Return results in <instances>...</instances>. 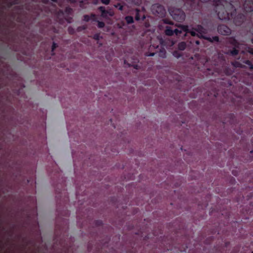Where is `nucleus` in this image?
<instances>
[{"instance_id": "obj_1", "label": "nucleus", "mask_w": 253, "mask_h": 253, "mask_svg": "<svg viewBox=\"0 0 253 253\" xmlns=\"http://www.w3.org/2000/svg\"><path fill=\"white\" fill-rule=\"evenodd\" d=\"M215 10L219 19L232 20L236 26H240L245 19L243 14L236 15V9L232 2H228L225 0H218L215 2Z\"/></svg>"}, {"instance_id": "obj_2", "label": "nucleus", "mask_w": 253, "mask_h": 253, "mask_svg": "<svg viewBox=\"0 0 253 253\" xmlns=\"http://www.w3.org/2000/svg\"><path fill=\"white\" fill-rule=\"evenodd\" d=\"M169 11L175 21L179 22L184 21L186 15L184 12L181 9L170 7L169 8Z\"/></svg>"}, {"instance_id": "obj_3", "label": "nucleus", "mask_w": 253, "mask_h": 253, "mask_svg": "<svg viewBox=\"0 0 253 253\" xmlns=\"http://www.w3.org/2000/svg\"><path fill=\"white\" fill-rule=\"evenodd\" d=\"M238 3L233 4L236 6L242 7L247 12L253 11V0H239Z\"/></svg>"}, {"instance_id": "obj_4", "label": "nucleus", "mask_w": 253, "mask_h": 253, "mask_svg": "<svg viewBox=\"0 0 253 253\" xmlns=\"http://www.w3.org/2000/svg\"><path fill=\"white\" fill-rule=\"evenodd\" d=\"M151 9L154 14H157L161 16H163L166 14L165 7L159 3H155L152 5Z\"/></svg>"}, {"instance_id": "obj_5", "label": "nucleus", "mask_w": 253, "mask_h": 253, "mask_svg": "<svg viewBox=\"0 0 253 253\" xmlns=\"http://www.w3.org/2000/svg\"><path fill=\"white\" fill-rule=\"evenodd\" d=\"M194 30L196 31L197 33V37L201 39H204L206 36L205 34H207V30L202 25H197Z\"/></svg>"}, {"instance_id": "obj_6", "label": "nucleus", "mask_w": 253, "mask_h": 253, "mask_svg": "<svg viewBox=\"0 0 253 253\" xmlns=\"http://www.w3.org/2000/svg\"><path fill=\"white\" fill-rule=\"evenodd\" d=\"M217 31L219 34L222 35H229L231 32L230 29L225 25H218Z\"/></svg>"}, {"instance_id": "obj_7", "label": "nucleus", "mask_w": 253, "mask_h": 253, "mask_svg": "<svg viewBox=\"0 0 253 253\" xmlns=\"http://www.w3.org/2000/svg\"><path fill=\"white\" fill-rule=\"evenodd\" d=\"M178 29H175L173 31L174 34L177 36H180L182 32H186L188 31V26L187 25H179L178 26Z\"/></svg>"}, {"instance_id": "obj_8", "label": "nucleus", "mask_w": 253, "mask_h": 253, "mask_svg": "<svg viewBox=\"0 0 253 253\" xmlns=\"http://www.w3.org/2000/svg\"><path fill=\"white\" fill-rule=\"evenodd\" d=\"M184 5L189 10L193 9L195 8V7L196 6V3L195 2V0H187L184 2Z\"/></svg>"}, {"instance_id": "obj_9", "label": "nucleus", "mask_w": 253, "mask_h": 253, "mask_svg": "<svg viewBox=\"0 0 253 253\" xmlns=\"http://www.w3.org/2000/svg\"><path fill=\"white\" fill-rule=\"evenodd\" d=\"M204 39L211 42H218L219 41V38L218 36H216L212 37L206 36Z\"/></svg>"}, {"instance_id": "obj_10", "label": "nucleus", "mask_w": 253, "mask_h": 253, "mask_svg": "<svg viewBox=\"0 0 253 253\" xmlns=\"http://www.w3.org/2000/svg\"><path fill=\"white\" fill-rule=\"evenodd\" d=\"M95 15L94 14H91L90 16L88 15H84V16L83 20L85 22H88L91 19L95 18Z\"/></svg>"}, {"instance_id": "obj_11", "label": "nucleus", "mask_w": 253, "mask_h": 253, "mask_svg": "<svg viewBox=\"0 0 253 253\" xmlns=\"http://www.w3.org/2000/svg\"><path fill=\"white\" fill-rule=\"evenodd\" d=\"M125 19L127 24H130L134 22V19L131 16H126L125 17Z\"/></svg>"}, {"instance_id": "obj_12", "label": "nucleus", "mask_w": 253, "mask_h": 253, "mask_svg": "<svg viewBox=\"0 0 253 253\" xmlns=\"http://www.w3.org/2000/svg\"><path fill=\"white\" fill-rule=\"evenodd\" d=\"M174 30H172L170 27L167 26L165 30V33L168 36H172L174 34Z\"/></svg>"}, {"instance_id": "obj_13", "label": "nucleus", "mask_w": 253, "mask_h": 253, "mask_svg": "<svg viewBox=\"0 0 253 253\" xmlns=\"http://www.w3.org/2000/svg\"><path fill=\"white\" fill-rule=\"evenodd\" d=\"M186 46V43L184 42H180L178 44V48L180 50H184Z\"/></svg>"}, {"instance_id": "obj_14", "label": "nucleus", "mask_w": 253, "mask_h": 253, "mask_svg": "<svg viewBox=\"0 0 253 253\" xmlns=\"http://www.w3.org/2000/svg\"><path fill=\"white\" fill-rule=\"evenodd\" d=\"M98 9L101 12V16L105 17L106 16V12H107V10H105L104 7L100 6L98 8Z\"/></svg>"}, {"instance_id": "obj_15", "label": "nucleus", "mask_w": 253, "mask_h": 253, "mask_svg": "<svg viewBox=\"0 0 253 253\" xmlns=\"http://www.w3.org/2000/svg\"><path fill=\"white\" fill-rule=\"evenodd\" d=\"M129 3L139 5L141 2V0H126Z\"/></svg>"}, {"instance_id": "obj_16", "label": "nucleus", "mask_w": 253, "mask_h": 253, "mask_svg": "<svg viewBox=\"0 0 253 253\" xmlns=\"http://www.w3.org/2000/svg\"><path fill=\"white\" fill-rule=\"evenodd\" d=\"M196 31H195L194 30V28L192 29V30H189L188 29V31H186V33H189L191 34V35L192 36H193V37H195V36H197V33H196Z\"/></svg>"}, {"instance_id": "obj_17", "label": "nucleus", "mask_w": 253, "mask_h": 253, "mask_svg": "<svg viewBox=\"0 0 253 253\" xmlns=\"http://www.w3.org/2000/svg\"><path fill=\"white\" fill-rule=\"evenodd\" d=\"M244 63H245L246 64H247L249 66V68H250V69L252 70L253 69V65L252 63L251 62V61H250V60H245L244 62Z\"/></svg>"}, {"instance_id": "obj_18", "label": "nucleus", "mask_w": 253, "mask_h": 253, "mask_svg": "<svg viewBox=\"0 0 253 253\" xmlns=\"http://www.w3.org/2000/svg\"><path fill=\"white\" fill-rule=\"evenodd\" d=\"M232 64L235 67H243L242 64L238 61L233 62Z\"/></svg>"}, {"instance_id": "obj_19", "label": "nucleus", "mask_w": 253, "mask_h": 253, "mask_svg": "<svg viewBox=\"0 0 253 253\" xmlns=\"http://www.w3.org/2000/svg\"><path fill=\"white\" fill-rule=\"evenodd\" d=\"M135 11H136V14H135V19L136 21H139L140 19V17L139 15L140 10L138 9H136Z\"/></svg>"}, {"instance_id": "obj_20", "label": "nucleus", "mask_w": 253, "mask_h": 253, "mask_svg": "<svg viewBox=\"0 0 253 253\" xmlns=\"http://www.w3.org/2000/svg\"><path fill=\"white\" fill-rule=\"evenodd\" d=\"M114 15V12L112 10H107L106 12V16L105 17H106L108 16H113Z\"/></svg>"}, {"instance_id": "obj_21", "label": "nucleus", "mask_w": 253, "mask_h": 253, "mask_svg": "<svg viewBox=\"0 0 253 253\" xmlns=\"http://www.w3.org/2000/svg\"><path fill=\"white\" fill-rule=\"evenodd\" d=\"M114 6L116 7V8H118V9L119 10H123V5H122V4H121V3H117L116 4H115L114 5Z\"/></svg>"}, {"instance_id": "obj_22", "label": "nucleus", "mask_w": 253, "mask_h": 253, "mask_svg": "<svg viewBox=\"0 0 253 253\" xmlns=\"http://www.w3.org/2000/svg\"><path fill=\"white\" fill-rule=\"evenodd\" d=\"M238 52V50L236 49V48H234L233 50L230 51V54L233 56L237 55Z\"/></svg>"}, {"instance_id": "obj_23", "label": "nucleus", "mask_w": 253, "mask_h": 253, "mask_svg": "<svg viewBox=\"0 0 253 253\" xmlns=\"http://www.w3.org/2000/svg\"><path fill=\"white\" fill-rule=\"evenodd\" d=\"M97 26L99 28H102L105 26V23L102 21H98Z\"/></svg>"}, {"instance_id": "obj_24", "label": "nucleus", "mask_w": 253, "mask_h": 253, "mask_svg": "<svg viewBox=\"0 0 253 253\" xmlns=\"http://www.w3.org/2000/svg\"><path fill=\"white\" fill-rule=\"evenodd\" d=\"M166 52L165 50L161 51V52L159 53V56L163 58H165L166 57Z\"/></svg>"}, {"instance_id": "obj_25", "label": "nucleus", "mask_w": 253, "mask_h": 253, "mask_svg": "<svg viewBox=\"0 0 253 253\" xmlns=\"http://www.w3.org/2000/svg\"><path fill=\"white\" fill-rule=\"evenodd\" d=\"M93 38L95 40H99L100 38V34H95L93 35Z\"/></svg>"}, {"instance_id": "obj_26", "label": "nucleus", "mask_w": 253, "mask_h": 253, "mask_svg": "<svg viewBox=\"0 0 253 253\" xmlns=\"http://www.w3.org/2000/svg\"><path fill=\"white\" fill-rule=\"evenodd\" d=\"M173 55L176 58H179L181 56V55L177 51L173 52Z\"/></svg>"}, {"instance_id": "obj_27", "label": "nucleus", "mask_w": 253, "mask_h": 253, "mask_svg": "<svg viewBox=\"0 0 253 253\" xmlns=\"http://www.w3.org/2000/svg\"><path fill=\"white\" fill-rule=\"evenodd\" d=\"M86 29V27L85 26H80L78 27L77 31L80 32L82 30H85Z\"/></svg>"}, {"instance_id": "obj_28", "label": "nucleus", "mask_w": 253, "mask_h": 253, "mask_svg": "<svg viewBox=\"0 0 253 253\" xmlns=\"http://www.w3.org/2000/svg\"><path fill=\"white\" fill-rule=\"evenodd\" d=\"M164 23L165 24H172V22L171 21H170L169 20L165 19L163 20Z\"/></svg>"}, {"instance_id": "obj_29", "label": "nucleus", "mask_w": 253, "mask_h": 253, "mask_svg": "<svg viewBox=\"0 0 253 253\" xmlns=\"http://www.w3.org/2000/svg\"><path fill=\"white\" fill-rule=\"evenodd\" d=\"M101 1L102 3L107 5L109 4L110 0H101Z\"/></svg>"}, {"instance_id": "obj_30", "label": "nucleus", "mask_w": 253, "mask_h": 253, "mask_svg": "<svg viewBox=\"0 0 253 253\" xmlns=\"http://www.w3.org/2000/svg\"><path fill=\"white\" fill-rule=\"evenodd\" d=\"M57 46V45L56 43L54 42H53L52 45V51H53L54 49Z\"/></svg>"}, {"instance_id": "obj_31", "label": "nucleus", "mask_w": 253, "mask_h": 253, "mask_svg": "<svg viewBox=\"0 0 253 253\" xmlns=\"http://www.w3.org/2000/svg\"><path fill=\"white\" fill-rule=\"evenodd\" d=\"M72 10V9L70 7H67L65 9L66 12L69 13Z\"/></svg>"}, {"instance_id": "obj_32", "label": "nucleus", "mask_w": 253, "mask_h": 253, "mask_svg": "<svg viewBox=\"0 0 253 253\" xmlns=\"http://www.w3.org/2000/svg\"><path fill=\"white\" fill-rule=\"evenodd\" d=\"M67 1L71 3H75L77 1V0H67Z\"/></svg>"}, {"instance_id": "obj_33", "label": "nucleus", "mask_w": 253, "mask_h": 253, "mask_svg": "<svg viewBox=\"0 0 253 253\" xmlns=\"http://www.w3.org/2000/svg\"><path fill=\"white\" fill-rule=\"evenodd\" d=\"M248 51L251 54H253V48H251V47L249 48Z\"/></svg>"}, {"instance_id": "obj_34", "label": "nucleus", "mask_w": 253, "mask_h": 253, "mask_svg": "<svg viewBox=\"0 0 253 253\" xmlns=\"http://www.w3.org/2000/svg\"><path fill=\"white\" fill-rule=\"evenodd\" d=\"M69 32L71 34L73 33V29L72 28H71L70 27L68 29Z\"/></svg>"}, {"instance_id": "obj_35", "label": "nucleus", "mask_w": 253, "mask_h": 253, "mask_svg": "<svg viewBox=\"0 0 253 253\" xmlns=\"http://www.w3.org/2000/svg\"><path fill=\"white\" fill-rule=\"evenodd\" d=\"M83 0H81V1H80V6L82 8H83Z\"/></svg>"}, {"instance_id": "obj_36", "label": "nucleus", "mask_w": 253, "mask_h": 253, "mask_svg": "<svg viewBox=\"0 0 253 253\" xmlns=\"http://www.w3.org/2000/svg\"><path fill=\"white\" fill-rule=\"evenodd\" d=\"M210 0H199V1H200L202 2H208V1H210Z\"/></svg>"}, {"instance_id": "obj_37", "label": "nucleus", "mask_w": 253, "mask_h": 253, "mask_svg": "<svg viewBox=\"0 0 253 253\" xmlns=\"http://www.w3.org/2000/svg\"><path fill=\"white\" fill-rule=\"evenodd\" d=\"M155 55V53H150L149 54L147 55L148 56H153Z\"/></svg>"}, {"instance_id": "obj_38", "label": "nucleus", "mask_w": 253, "mask_h": 253, "mask_svg": "<svg viewBox=\"0 0 253 253\" xmlns=\"http://www.w3.org/2000/svg\"><path fill=\"white\" fill-rule=\"evenodd\" d=\"M17 0H14V1L12 2L11 5L12 4H16Z\"/></svg>"}, {"instance_id": "obj_39", "label": "nucleus", "mask_w": 253, "mask_h": 253, "mask_svg": "<svg viewBox=\"0 0 253 253\" xmlns=\"http://www.w3.org/2000/svg\"><path fill=\"white\" fill-rule=\"evenodd\" d=\"M96 224L98 225H100L102 224V222L101 221H97Z\"/></svg>"}, {"instance_id": "obj_40", "label": "nucleus", "mask_w": 253, "mask_h": 253, "mask_svg": "<svg viewBox=\"0 0 253 253\" xmlns=\"http://www.w3.org/2000/svg\"><path fill=\"white\" fill-rule=\"evenodd\" d=\"M200 42L199 41H195V43L197 45H199L200 44Z\"/></svg>"}, {"instance_id": "obj_41", "label": "nucleus", "mask_w": 253, "mask_h": 253, "mask_svg": "<svg viewBox=\"0 0 253 253\" xmlns=\"http://www.w3.org/2000/svg\"><path fill=\"white\" fill-rule=\"evenodd\" d=\"M133 66L135 69H137V67H138L137 65H133Z\"/></svg>"}, {"instance_id": "obj_42", "label": "nucleus", "mask_w": 253, "mask_h": 253, "mask_svg": "<svg viewBox=\"0 0 253 253\" xmlns=\"http://www.w3.org/2000/svg\"><path fill=\"white\" fill-rule=\"evenodd\" d=\"M47 0H43V2L44 3H46V2H47Z\"/></svg>"}, {"instance_id": "obj_43", "label": "nucleus", "mask_w": 253, "mask_h": 253, "mask_svg": "<svg viewBox=\"0 0 253 253\" xmlns=\"http://www.w3.org/2000/svg\"><path fill=\"white\" fill-rule=\"evenodd\" d=\"M145 16H143V18H142V20H144L145 19Z\"/></svg>"}, {"instance_id": "obj_44", "label": "nucleus", "mask_w": 253, "mask_h": 253, "mask_svg": "<svg viewBox=\"0 0 253 253\" xmlns=\"http://www.w3.org/2000/svg\"><path fill=\"white\" fill-rule=\"evenodd\" d=\"M252 43H253V38L252 39Z\"/></svg>"}, {"instance_id": "obj_45", "label": "nucleus", "mask_w": 253, "mask_h": 253, "mask_svg": "<svg viewBox=\"0 0 253 253\" xmlns=\"http://www.w3.org/2000/svg\"><path fill=\"white\" fill-rule=\"evenodd\" d=\"M126 60H125L124 61V63L126 64Z\"/></svg>"}, {"instance_id": "obj_46", "label": "nucleus", "mask_w": 253, "mask_h": 253, "mask_svg": "<svg viewBox=\"0 0 253 253\" xmlns=\"http://www.w3.org/2000/svg\"><path fill=\"white\" fill-rule=\"evenodd\" d=\"M252 253H253V252H252Z\"/></svg>"}]
</instances>
